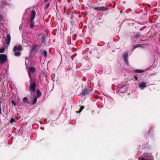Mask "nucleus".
<instances>
[{"label":"nucleus","mask_w":160,"mask_h":160,"mask_svg":"<svg viewBox=\"0 0 160 160\" xmlns=\"http://www.w3.org/2000/svg\"><path fill=\"white\" fill-rule=\"evenodd\" d=\"M84 107L83 106H81L80 108V112H81L82 110L84 109Z\"/></svg>","instance_id":"obj_28"},{"label":"nucleus","mask_w":160,"mask_h":160,"mask_svg":"<svg viewBox=\"0 0 160 160\" xmlns=\"http://www.w3.org/2000/svg\"><path fill=\"white\" fill-rule=\"evenodd\" d=\"M36 72V68L33 66L30 67L28 68V74L29 76L31 73L34 74Z\"/></svg>","instance_id":"obj_6"},{"label":"nucleus","mask_w":160,"mask_h":160,"mask_svg":"<svg viewBox=\"0 0 160 160\" xmlns=\"http://www.w3.org/2000/svg\"><path fill=\"white\" fill-rule=\"evenodd\" d=\"M36 48V47L35 46V45L33 46L32 47V48L31 49V50L32 51L35 50Z\"/></svg>","instance_id":"obj_26"},{"label":"nucleus","mask_w":160,"mask_h":160,"mask_svg":"<svg viewBox=\"0 0 160 160\" xmlns=\"http://www.w3.org/2000/svg\"><path fill=\"white\" fill-rule=\"evenodd\" d=\"M134 72L136 73H140L144 72V70H142L136 69L134 70Z\"/></svg>","instance_id":"obj_16"},{"label":"nucleus","mask_w":160,"mask_h":160,"mask_svg":"<svg viewBox=\"0 0 160 160\" xmlns=\"http://www.w3.org/2000/svg\"><path fill=\"white\" fill-rule=\"evenodd\" d=\"M37 98L36 97H35L33 100L32 101V103H31V105H33L35 104L37 102Z\"/></svg>","instance_id":"obj_14"},{"label":"nucleus","mask_w":160,"mask_h":160,"mask_svg":"<svg viewBox=\"0 0 160 160\" xmlns=\"http://www.w3.org/2000/svg\"><path fill=\"white\" fill-rule=\"evenodd\" d=\"M80 112V110H79V111H77V112H77V113H79L80 112Z\"/></svg>","instance_id":"obj_33"},{"label":"nucleus","mask_w":160,"mask_h":160,"mask_svg":"<svg viewBox=\"0 0 160 160\" xmlns=\"http://www.w3.org/2000/svg\"><path fill=\"white\" fill-rule=\"evenodd\" d=\"M5 49L4 48H1L0 49V53H3L4 52Z\"/></svg>","instance_id":"obj_24"},{"label":"nucleus","mask_w":160,"mask_h":160,"mask_svg":"<svg viewBox=\"0 0 160 160\" xmlns=\"http://www.w3.org/2000/svg\"><path fill=\"white\" fill-rule=\"evenodd\" d=\"M34 19H30V27L31 28H32L34 26L35 22L34 21Z\"/></svg>","instance_id":"obj_10"},{"label":"nucleus","mask_w":160,"mask_h":160,"mask_svg":"<svg viewBox=\"0 0 160 160\" xmlns=\"http://www.w3.org/2000/svg\"><path fill=\"white\" fill-rule=\"evenodd\" d=\"M7 57L4 54H0V64H4L6 61Z\"/></svg>","instance_id":"obj_2"},{"label":"nucleus","mask_w":160,"mask_h":160,"mask_svg":"<svg viewBox=\"0 0 160 160\" xmlns=\"http://www.w3.org/2000/svg\"><path fill=\"white\" fill-rule=\"evenodd\" d=\"M123 87H122L120 88L119 90V91L120 92H125V91H126V89H125L124 90H122L123 89Z\"/></svg>","instance_id":"obj_23"},{"label":"nucleus","mask_w":160,"mask_h":160,"mask_svg":"<svg viewBox=\"0 0 160 160\" xmlns=\"http://www.w3.org/2000/svg\"><path fill=\"white\" fill-rule=\"evenodd\" d=\"M139 86L140 88L142 89L146 87L147 84L145 82H142L139 84Z\"/></svg>","instance_id":"obj_9"},{"label":"nucleus","mask_w":160,"mask_h":160,"mask_svg":"<svg viewBox=\"0 0 160 160\" xmlns=\"http://www.w3.org/2000/svg\"><path fill=\"white\" fill-rule=\"evenodd\" d=\"M141 35L140 34V33L139 32H137L136 35H134L133 37L132 38H139Z\"/></svg>","instance_id":"obj_15"},{"label":"nucleus","mask_w":160,"mask_h":160,"mask_svg":"<svg viewBox=\"0 0 160 160\" xmlns=\"http://www.w3.org/2000/svg\"><path fill=\"white\" fill-rule=\"evenodd\" d=\"M91 91L89 88H85L81 94L83 96L88 95L90 94Z\"/></svg>","instance_id":"obj_5"},{"label":"nucleus","mask_w":160,"mask_h":160,"mask_svg":"<svg viewBox=\"0 0 160 160\" xmlns=\"http://www.w3.org/2000/svg\"><path fill=\"white\" fill-rule=\"evenodd\" d=\"M23 101L24 103H27L28 104H30V103L28 102V98L26 97H25L23 99Z\"/></svg>","instance_id":"obj_13"},{"label":"nucleus","mask_w":160,"mask_h":160,"mask_svg":"<svg viewBox=\"0 0 160 160\" xmlns=\"http://www.w3.org/2000/svg\"><path fill=\"white\" fill-rule=\"evenodd\" d=\"M37 95L35 97L37 98H39L42 95V93L39 89H37L36 91Z\"/></svg>","instance_id":"obj_12"},{"label":"nucleus","mask_w":160,"mask_h":160,"mask_svg":"<svg viewBox=\"0 0 160 160\" xmlns=\"http://www.w3.org/2000/svg\"><path fill=\"white\" fill-rule=\"evenodd\" d=\"M70 68H68L67 69V70L68 71H69L70 70Z\"/></svg>","instance_id":"obj_34"},{"label":"nucleus","mask_w":160,"mask_h":160,"mask_svg":"<svg viewBox=\"0 0 160 160\" xmlns=\"http://www.w3.org/2000/svg\"><path fill=\"white\" fill-rule=\"evenodd\" d=\"M128 52H127L123 54V57L125 62L127 66H128L129 63L128 62Z\"/></svg>","instance_id":"obj_3"},{"label":"nucleus","mask_w":160,"mask_h":160,"mask_svg":"<svg viewBox=\"0 0 160 160\" xmlns=\"http://www.w3.org/2000/svg\"><path fill=\"white\" fill-rule=\"evenodd\" d=\"M11 103L14 106H15L17 105L16 103V102L14 100H12Z\"/></svg>","instance_id":"obj_22"},{"label":"nucleus","mask_w":160,"mask_h":160,"mask_svg":"<svg viewBox=\"0 0 160 160\" xmlns=\"http://www.w3.org/2000/svg\"><path fill=\"white\" fill-rule=\"evenodd\" d=\"M95 10L98 11L101 10V7H96L94 8Z\"/></svg>","instance_id":"obj_21"},{"label":"nucleus","mask_w":160,"mask_h":160,"mask_svg":"<svg viewBox=\"0 0 160 160\" xmlns=\"http://www.w3.org/2000/svg\"><path fill=\"white\" fill-rule=\"evenodd\" d=\"M122 12V11H120V12Z\"/></svg>","instance_id":"obj_37"},{"label":"nucleus","mask_w":160,"mask_h":160,"mask_svg":"<svg viewBox=\"0 0 160 160\" xmlns=\"http://www.w3.org/2000/svg\"><path fill=\"white\" fill-rule=\"evenodd\" d=\"M42 53L43 55L45 56V57H47V52L45 50H43V51H42Z\"/></svg>","instance_id":"obj_19"},{"label":"nucleus","mask_w":160,"mask_h":160,"mask_svg":"<svg viewBox=\"0 0 160 160\" xmlns=\"http://www.w3.org/2000/svg\"><path fill=\"white\" fill-rule=\"evenodd\" d=\"M31 14H30V19H34L36 15V11L34 10H33L31 11Z\"/></svg>","instance_id":"obj_8"},{"label":"nucleus","mask_w":160,"mask_h":160,"mask_svg":"<svg viewBox=\"0 0 160 160\" xmlns=\"http://www.w3.org/2000/svg\"><path fill=\"white\" fill-rule=\"evenodd\" d=\"M6 43L7 45H9L11 41V36L10 34H8L7 36V39H6Z\"/></svg>","instance_id":"obj_11"},{"label":"nucleus","mask_w":160,"mask_h":160,"mask_svg":"<svg viewBox=\"0 0 160 160\" xmlns=\"http://www.w3.org/2000/svg\"><path fill=\"white\" fill-rule=\"evenodd\" d=\"M48 0H44V1L45 2H46L47 1H48Z\"/></svg>","instance_id":"obj_36"},{"label":"nucleus","mask_w":160,"mask_h":160,"mask_svg":"<svg viewBox=\"0 0 160 160\" xmlns=\"http://www.w3.org/2000/svg\"><path fill=\"white\" fill-rule=\"evenodd\" d=\"M139 159H140V160H149L148 159H147L146 160L144 158H142L140 159V158H139Z\"/></svg>","instance_id":"obj_32"},{"label":"nucleus","mask_w":160,"mask_h":160,"mask_svg":"<svg viewBox=\"0 0 160 160\" xmlns=\"http://www.w3.org/2000/svg\"><path fill=\"white\" fill-rule=\"evenodd\" d=\"M108 10V8L106 7H101V10L104 11Z\"/></svg>","instance_id":"obj_18"},{"label":"nucleus","mask_w":160,"mask_h":160,"mask_svg":"<svg viewBox=\"0 0 160 160\" xmlns=\"http://www.w3.org/2000/svg\"><path fill=\"white\" fill-rule=\"evenodd\" d=\"M7 4V2L4 1V2H3L2 3V6H4L6 5Z\"/></svg>","instance_id":"obj_25"},{"label":"nucleus","mask_w":160,"mask_h":160,"mask_svg":"<svg viewBox=\"0 0 160 160\" xmlns=\"http://www.w3.org/2000/svg\"><path fill=\"white\" fill-rule=\"evenodd\" d=\"M17 119V120H18V118H15Z\"/></svg>","instance_id":"obj_35"},{"label":"nucleus","mask_w":160,"mask_h":160,"mask_svg":"<svg viewBox=\"0 0 160 160\" xmlns=\"http://www.w3.org/2000/svg\"><path fill=\"white\" fill-rule=\"evenodd\" d=\"M141 45L140 44H138V45H135V46H134L133 47V48L134 49H135L136 48H138V47H140V45Z\"/></svg>","instance_id":"obj_27"},{"label":"nucleus","mask_w":160,"mask_h":160,"mask_svg":"<svg viewBox=\"0 0 160 160\" xmlns=\"http://www.w3.org/2000/svg\"><path fill=\"white\" fill-rule=\"evenodd\" d=\"M22 47L21 45H17L14 47L13 51V52L17 51H20L22 50Z\"/></svg>","instance_id":"obj_4"},{"label":"nucleus","mask_w":160,"mask_h":160,"mask_svg":"<svg viewBox=\"0 0 160 160\" xmlns=\"http://www.w3.org/2000/svg\"><path fill=\"white\" fill-rule=\"evenodd\" d=\"M49 4H50L49 3H48L45 6L46 8H48V7H49Z\"/></svg>","instance_id":"obj_29"},{"label":"nucleus","mask_w":160,"mask_h":160,"mask_svg":"<svg viewBox=\"0 0 160 160\" xmlns=\"http://www.w3.org/2000/svg\"><path fill=\"white\" fill-rule=\"evenodd\" d=\"M15 119H14L13 118H12L10 119L9 122H10V123H12L14 122L15 121Z\"/></svg>","instance_id":"obj_20"},{"label":"nucleus","mask_w":160,"mask_h":160,"mask_svg":"<svg viewBox=\"0 0 160 160\" xmlns=\"http://www.w3.org/2000/svg\"><path fill=\"white\" fill-rule=\"evenodd\" d=\"M1 102L0 101V115H1L2 114V112H1Z\"/></svg>","instance_id":"obj_30"},{"label":"nucleus","mask_w":160,"mask_h":160,"mask_svg":"<svg viewBox=\"0 0 160 160\" xmlns=\"http://www.w3.org/2000/svg\"><path fill=\"white\" fill-rule=\"evenodd\" d=\"M14 52V55L15 56H18L21 54V52L19 51H18V52H16V51H15Z\"/></svg>","instance_id":"obj_17"},{"label":"nucleus","mask_w":160,"mask_h":160,"mask_svg":"<svg viewBox=\"0 0 160 160\" xmlns=\"http://www.w3.org/2000/svg\"><path fill=\"white\" fill-rule=\"evenodd\" d=\"M134 77L136 81H137L138 80V77L136 75L134 76Z\"/></svg>","instance_id":"obj_31"},{"label":"nucleus","mask_w":160,"mask_h":160,"mask_svg":"<svg viewBox=\"0 0 160 160\" xmlns=\"http://www.w3.org/2000/svg\"><path fill=\"white\" fill-rule=\"evenodd\" d=\"M40 37H41L42 42L41 43L43 45L45 44L46 42L45 41V36L44 34H40L39 35Z\"/></svg>","instance_id":"obj_7"},{"label":"nucleus","mask_w":160,"mask_h":160,"mask_svg":"<svg viewBox=\"0 0 160 160\" xmlns=\"http://www.w3.org/2000/svg\"><path fill=\"white\" fill-rule=\"evenodd\" d=\"M36 85V84L35 82H34L33 83L30 82L29 86V90L31 94H32L35 92Z\"/></svg>","instance_id":"obj_1"}]
</instances>
